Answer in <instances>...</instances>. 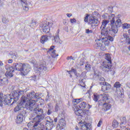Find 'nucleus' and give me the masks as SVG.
<instances>
[{
	"mask_svg": "<svg viewBox=\"0 0 130 130\" xmlns=\"http://www.w3.org/2000/svg\"><path fill=\"white\" fill-rule=\"evenodd\" d=\"M51 24L49 23V22H47L46 24H43L40 26L41 29L42 30L44 33H49L50 31V25Z\"/></svg>",
	"mask_w": 130,
	"mask_h": 130,
	"instance_id": "obj_16",
	"label": "nucleus"
},
{
	"mask_svg": "<svg viewBox=\"0 0 130 130\" xmlns=\"http://www.w3.org/2000/svg\"><path fill=\"white\" fill-rule=\"evenodd\" d=\"M52 112L51 111V110L49 109V110H48V112H47V114L48 115H50V114H51Z\"/></svg>",
	"mask_w": 130,
	"mask_h": 130,
	"instance_id": "obj_49",
	"label": "nucleus"
},
{
	"mask_svg": "<svg viewBox=\"0 0 130 130\" xmlns=\"http://www.w3.org/2000/svg\"><path fill=\"white\" fill-rule=\"evenodd\" d=\"M120 86H121V84H120L119 82H116L114 85V88H116V93H117L118 96H122V93H121V91H120V90H118V89L120 88Z\"/></svg>",
	"mask_w": 130,
	"mask_h": 130,
	"instance_id": "obj_18",
	"label": "nucleus"
},
{
	"mask_svg": "<svg viewBox=\"0 0 130 130\" xmlns=\"http://www.w3.org/2000/svg\"><path fill=\"white\" fill-rule=\"evenodd\" d=\"M109 17V14L106 13L102 15V18L104 19L105 20H108V18Z\"/></svg>",
	"mask_w": 130,
	"mask_h": 130,
	"instance_id": "obj_37",
	"label": "nucleus"
},
{
	"mask_svg": "<svg viewBox=\"0 0 130 130\" xmlns=\"http://www.w3.org/2000/svg\"><path fill=\"white\" fill-rule=\"evenodd\" d=\"M93 100L95 102H98L99 105L100 102H102V101H108L109 100V95L106 93L101 94V95H98L97 94H93Z\"/></svg>",
	"mask_w": 130,
	"mask_h": 130,
	"instance_id": "obj_7",
	"label": "nucleus"
},
{
	"mask_svg": "<svg viewBox=\"0 0 130 130\" xmlns=\"http://www.w3.org/2000/svg\"><path fill=\"white\" fill-rule=\"evenodd\" d=\"M101 124H102V120L101 119L98 123V127H100V126H101Z\"/></svg>",
	"mask_w": 130,
	"mask_h": 130,
	"instance_id": "obj_48",
	"label": "nucleus"
},
{
	"mask_svg": "<svg viewBox=\"0 0 130 130\" xmlns=\"http://www.w3.org/2000/svg\"><path fill=\"white\" fill-rule=\"evenodd\" d=\"M18 93L19 94V96L20 95H23V94H24V91H23V90H20V91H18Z\"/></svg>",
	"mask_w": 130,
	"mask_h": 130,
	"instance_id": "obj_50",
	"label": "nucleus"
},
{
	"mask_svg": "<svg viewBox=\"0 0 130 130\" xmlns=\"http://www.w3.org/2000/svg\"><path fill=\"white\" fill-rule=\"evenodd\" d=\"M70 22L71 24H74V23H77V20L75 18L71 19H70Z\"/></svg>",
	"mask_w": 130,
	"mask_h": 130,
	"instance_id": "obj_43",
	"label": "nucleus"
},
{
	"mask_svg": "<svg viewBox=\"0 0 130 130\" xmlns=\"http://www.w3.org/2000/svg\"><path fill=\"white\" fill-rule=\"evenodd\" d=\"M12 62H13V59H11L8 60V63H12Z\"/></svg>",
	"mask_w": 130,
	"mask_h": 130,
	"instance_id": "obj_53",
	"label": "nucleus"
},
{
	"mask_svg": "<svg viewBox=\"0 0 130 130\" xmlns=\"http://www.w3.org/2000/svg\"><path fill=\"white\" fill-rule=\"evenodd\" d=\"M88 106H90V107H89V108H91V106L90 105H88Z\"/></svg>",
	"mask_w": 130,
	"mask_h": 130,
	"instance_id": "obj_61",
	"label": "nucleus"
},
{
	"mask_svg": "<svg viewBox=\"0 0 130 130\" xmlns=\"http://www.w3.org/2000/svg\"><path fill=\"white\" fill-rule=\"evenodd\" d=\"M85 33H86V34H91V33H93V30L86 29L85 30Z\"/></svg>",
	"mask_w": 130,
	"mask_h": 130,
	"instance_id": "obj_42",
	"label": "nucleus"
},
{
	"mask_svg": "<svg viewBox=\"0 0 130 130\" xmlns=\"http://www.w3.org/2000/svg\"><path fill=\"white\" fill-rule=\"evenodd\" d=\"M120 17H121V15H118V16L117 17V18H120Z\"/></svg>",
	"mask_w": 130,
	"mask_h": 130,
	"instance_id": "obj_60",
	"label": "nucleus"
},
{
	"mask_svg": "<svg viewBox=\"0 0 130 130\" xmlns=\"http://www.w3.org/2000/svg\"><path fill=\"white\" fill-rule=\"evenodd\" d=\"M103 86H102V91H103V92H105V91H107L106 84H103Z\"/></svg>",
	"mask_w": 130,
	"mask_h": 130,
	"instance_id": "obj_41",
	"label": "nucleus"
},
{
	"mask_svg": "<svg viewBox=\"0 0 130 130\" xmlns=\"http://www.w3.org/2000/svg\"><path fill=\"white\" fill-rule=\"evenodd\" d=\"M67 59H68V60H69V59H73L72 56L68 57Z\"/></svg>",
	"mask_w": 130,
	"mask_h": 130,
	"instance_id": "obj_54",
	"label": "nucleus"
},
{
	"mask_svg": "<svg viewBox=\"0 0 130 130\" xmlns=\"http://www.w3.org/2000/svg\"><path fill=\"white\" fill-rule=\"evenodd\" d=\"M75 129L76 130H79V127L77 126H76V127H75Z\"/></svg>",
	"mask_w": 130,
	"mask_h": 130,
	"instance_id": "obj_59",
	"label": "nucleus"
},
{
	"mask_svg": "<svg viewBox=\"0 0 130 130\" xmlns=\"http://www.w3.org/2000/svg\"><path fill=\"white\" fill-rule=\"evenodd\" d=\"M35 81H36V79H35Z\"/></svg>",
	"mask_w": 130,
	"mask_h": 130,
	"instance_id": "obj_64",
	"label": "nucleus"
},
{
	"mask_svg": "<svg viewBox=\"0 0 130 130\" xmlns=\"http://www.w3.org/2000/svg\"><path fill=\"white\" fill-rule=\"evenodd\" d=\"M63 23L64 25H68V20H63Z\"/></svg>",
	"mask_w": 130,
	"mask_h": 130,
	"instance_id": "obj_51",
	"label": "nucleus"
},
{
	"mask_svg": "<svg viewBox=\"0 0 130 130\" xmlns=\"http://www.w3.org/2000/svg\"><path fill=\"white\" fill-rule=\"evenodd\" d=\"M11 67H11L10 64H7L5 66L6 70H7V71H10V69H11Z\"/></svg>",
	"mask_w": 130,
	"mask_h": 130,
	"instance_id": "obj_45",
	"label": "nucleus"
},
{
	"mask_svg": "<svg viewBox=\"0 0 130 130\" xmlns=\"http://www.w3.org/2000/svg\"><path fill=\"white\" fill-rule=\"evenodd\" d=\"M105 59L101 66V69L104 72L108 73L111 69V56L109 54H106L105 55Z\"/></svg>",
	"mask_w": 130,
	"mask_h": 130,
	"instance_id": "obj_3",
	"label": "nucleus"
},
{
	"mask_svg": "<svg viewBox=\"0 0 130 130\" xmlns=\"http://www.w3.org/2000/svg\"><path fill=\"white\" fill-rule=\"evenodd\" d=\"M95 46L96 49H99V48H101V50H103V51H105V50L107 49L106 47H105L104 45H103V41L102 38L95 40Z\"/></svg>",
	"mask_w": 130,
	"mask_h": 130,
	"instance_id": "obj_12",
	"label": "nucleus"
},
{
	"mask_svg": "<svg viewBox=\"0 0 130 130\" xmlns=\"http://www.w3.org/2000/svg\"><path fill=\"white\" fill-rule=\"evenodd\" d=\"M83 74H84V73H82V75H83Z\"/></svg>",
	"mask_w": 130,
	"mask_h": 130,
	"instance_id": "obj_63",
	"label": "nucleus"
},
{
	"mask_svg": "<svg viewBox=\"0 0 130 130\" xmlns=\"http://www.w3.org/2000/svg\"><path fill=\"white\" fill-rule=\"evenodd\" d=\"M34 94H35V92L32 91L28 94H27L26 96L25 95H23L22 97H25V103H28V102H31V101H35V107L36 105V102H35V100H31V99H34Z\"/></svg>",
	"mask_w": 130,
	"mask_h": 130,
	"instance_id": "obj_15",
	"label": "nucleus"
},
{
	"mask_svg": "<svg viewBox=\"0 0 130 130\" xmlns=\"http://www.w3.org/2000/svg\"><path fill=\"white\" fill-rule=\"evenodd\" d=\"M67 17H68L69 18H71V17H72V16H73V15H72V14H67Z\"/></svg>",
	"mask_w": 130,
	"mask_h": 130,
	"instance_id": "obj_52",
	"label": "nucleus"
},
{
	"mask_svg": "<svg viewBox=\"0 0 130 130\" xmlns=\"http://www.w3.org/2000/svg\"><path fill=\"white\" fill-rule=\"evenodd\" d=\"M24 120V115L22 114H19L17 116V118L16 119V123L17 124H21Z\"/></svg>",
	"mask_w": 130,
	"mask_h": 130,
	"instance_id": "obj_19",
	"label": "nucleus"
},
{
	"mask_svg": "<svg viewBox=\"0 0 130 130\" xmlns=\"http://www.w3.org/2000/svg\"><path fill=\"white\" fill-rule=\"evenodd\" d=\"M79 64L80 66H84V64H85V62L84 60L81 59L79 62Z\"/></svg>",
	"mask_w": 130,
	"mask_h": 130,
	"instance_id": "obj_46",
	"label": "nucleus"
},
{
	"mask_svg": "<svg viewBox=\"0 0 130 130\" xmlns=\"http://www.w3.org/2000/svg\"><path fill=\"white\" fill-rule=\"evenodd\" d=\"M91 69V65L89 64L88 62H86L85 64V69L86 71H90V69Z\"/></svg>",
	"mask_w": 130,
	"mask_h": 130,
	"instance_id": "obj_36",
	"label": "nucleus"
},
{
	"mask_svg": "<svg viewBox=\"0 0 130 130\" xmlns=\"http://www.w3.org/2000/svg\"><path fill=\"white\" fill-rule=\"evenodd\" d=\"M67 73H68L69 74V75H71V74H72V73H74V74H75V75H76V74H77V70L75 69H72L71 71H68Z\"/></svg>",
	"mask_w": 130,
	"mask_h": 130,
	"instance_id": "obj_34",
	"label": "nucleus"
},
{
	"mask_svg": "<svg viewBox=\"0 0 130 130\" xmlns=\"http://www.w3.org/2000/svg\"><path fill=\"white\" fill-rule=\"evenodd\" d=\"M123 39L124 42L130 44V36L128 34L124 33L123 34Z\"/></svg>",
	"mask_w": 130,
	"mask_h": 130,
	"instance_id": "obj_23",
	"label": "nucleus"
},
{
	"mask_svg": "<svg viewBox=\"0 0 130 130\" xmlns=\"http://www.w3.org/2000/svg\"><path fill=\"white\" fill-rule=\"evenodd\" d=\"M84 116L83 118H80L78 119V120H80V122H79V125L80 126V129L81 130H88L90 129V126L91 124L89 123H87L85 120H84Z\"/></svg>",
	"mask_w": 130,
	"mask_h": 130,
	"instance_id": "obj_11",
	"label": "nucleus"
},
{
	"mask_svg": "<svg viewBox=\"0 0 130 130\" xmlns=\"http://www.w3.org/2000/svg\"><path fill=\"white\" fill-rule=\"evenodd\" d=\"M86 82L85 79H82L79 80V84L82 88H85L86 87V84H85V83Z\"/></svg>",
	"mask_w": 130,
	"mask_h": 130,
	"instance_id": "obj_30",
	"label": "nucleus"
},
{
	"mask_svg": "<svg viewBox=\"0 0 130 130\" xmlns=\"http://www.w3.org/2000/svg\"><path fill=\"white\" fill-rule=\"evenodd\" d=\"M31 62V63H33V64H36V60H33Z\"/></svg>",
	"mask_w": 130,
	"mask_h": 130,
	"instance_id": "obj_56",
	"label": "nucleus"
},
{
	"mask_svg": "<svg viewBox=\"0 0 130 130\" xmlns=\"http://www.w3.org/2000/svg\"><path fill=\"white\" fill-rule=\"evenodd\" d=\"M36 74L34 76H32L31 78H39L40 75L43 74L45 72H46L48 70V67L46 64V62H44L37 66H36L35 68Z\"/></svg>",
	"mask_w": 130,
	"mask_h": 130,
	"instance_id": "obj_4",
	"label": "nucleus"
},
{
	"mask_svg": "<svg viewBox=\"0 0 130 130\" xmlns=\"http://www.w3.org/2000/svg\"><path fill=\"white\" fill-rule=\"evenodd\" d=\"M112 126H113V127L116 128V127H117L118 126V122H117V121L114 120L113 121Z\"/></svg>",
	"mask_w": 130,
	"mask_h": 130,
	"instance_id": "obj_33",
	"label": "nucleus"
},
{
	"mask_svg": "<svg viewBox=\"0 0 130 130\" xmlns=\"http://www.w3.org/2000/svg\"><path fill=\"white\" fill-rule=\"evenodd\" d=\"M15 72V70H14V68L13 67H11L10 68V70L7 71L6 72L5 76L7 77V78H12L13 77V72Z\"/></svg>",
	"mask_w": 130,
	"mask_h": 130,
	"instance_id": "obj_22",
	"label": "nucleus"
},
{
	"mask_svg": "<svg viewBox=\"0 0 130 130\" xmlns=\"http://www.w3.org/2000/svg\"><path fill=\"white\" fill-rule=\"evenodd\" d=\"M9 84V80L7 78L1 77L0 78V85H8Z\"/></svg>",
	"mask_w": 130,
	"mask_h": 130,
	"instance_id": "obj_26",
	"label": "nucleus"
},
{
	"mask_svg": "<svg viewBox=\"0 0 130 130\" xmlns=\"http://www.w3.org/2000/svg\"><path fill=\"white\" fill-rule=\"evenodd\" d=\"M54 122H57V118H55L54 119Z\"/></svg>",
	"mask_w": 130,
	"mask_h": 130,
	"instance_id": "obj_57",
	"label": "nucleus"
},
{
	"mask_svg": "<svg viewBox=\"0 0 130 130\" xmlns=\"http://www.w3.org/2000/svg\"><path fill=\"white\" fill-rule=\"evenodd\" d=\"M109 20H103L102 22V25L101 26V29H104L106 27V26L107 25V24H109Z\"/></svg>",
	"mask_w": 130,
	"mask_h": 130,
	"instance_id": "obj_29",
	"label": "nucleus"
},
{
	"mask_svg": "<svg viewBox=\"0 0 130 130\" xmlns=\"http://www.w3.org/2000/svg\"><path fill=\"white\" fill-rule=\"evenodd\" d=\"M87 106V103L85 102H83L80 104L79 106L76 105L73 107V110L75 111V114L78 116L77 119L84 118V116L82 115L83 113V110L82 109H85Z\"/></svg>",
	"mask_w": 130,
	"mask_h": 130,
	"instance_id": "obj_5",
	"label": "nucleus"
},
{
	"mask_svg": "<svg viewBox=\"0 0 130 130\" xmlns=\"http://www.w3.org/2000/svg\"><path fill=\"white\" fill-rule=\"evenodd\" d=\"M121 20L119 18H117L116 20H114V24L113 25H110L111 28V31H112L114 34H116L118 32V28L121 27Z\"/></svg>",
	"mask_w": 130,
	"mask_h": 130,
	"instance_id": "obj_8",
	"label": "nucleus"
},
{
	"mask_svg": "<svg viewBox=\"0 0 130 130\" xmlns=\"http://www.w3.org/2000/svg\"><path fill=\"white\" fill-rule=\"evenodd\" d=\"M46 123L45 124L46 129L51 130L53 128V120L49 116H47L46 118Z\"/></svg>",
	"mask_w": 130,
	"mask_h": 130,
	"instance_id": "obj_13",
	"label": "nucleus"
},
{
	"mask_svg": "<svg viewBox=\"0 0 130 130\" xmlns=\"http://www.w3.org/2000/svg\"><path fill=\"white\" fill-rule=\"evenodd\" d=\"M82 100H83L82 99H76L74 101V104H78L80 103V102H81V101H82Z\"/></svg>",
	"mask_w": 130,
	"mask_h": 130,
	"instance_id": "obj_38",
	"label": "nucleus"
},
{
	"mask_svg": "<svg viewBox=\"0 0 130 130\" xmlns=\"http://www.w3.org/2000/svg\"><path fill=\"white\" fill-rule=\"evenodd\" d=\"M38 97H39V94H38V93H35V92L34 99H37V98H38Z\"/></svg>",
	"mask_w": 130,
	"mask_h": 130,
	"instance_id": "obj_44",
	"label": "nucleus"
},
{
	"mask_svg": "<svg viewBox=\"0 0 130 130\" xmlns=\"http://www.w3.org/2000/svg\"><path fill=\"white\" fill-rule=\"evenodd\" d=\"M0 66H4V63L2 61H0Z\"/></svg>",
	"mask_w": 130,
	"mask_h": 130,
	"instance_id": "obj_58",
	"label": "nucleus"
},
{
	"mask_svg": "<svg viewBox=\"0 0 130 130\" xmlns=\"http://www.w3.org/2000/svg\"><path fill=\"white\" fill-rule=\"evenodd\" d=\"M111 101V98L109 96V100L107 101H102L99 102L100 106H102V110L103 111H108L111 108V105L108 104Z\"/></svg>",
	"mask_w": 130,
	"mask_h": 130,
	"instance_id": "obj_9",
	"label": "nucleus"
},
{
	"mask_svg": "<svg viewBox=\"0 0 130 130\" xmlns=\"http://www.w3.org/2000/svg\"><path fill=\"white\" fill-rule=\"evenodd\" d=\"M37 26V23H36V22H32L30 23V26L31 28H35Z\"/></svg>",
	"mask_w": 130,
	"mask_h": 130,
	"instance_id": "obj_39",
	"label": "nucleus"
},
{
	"mask_svg": "<svg viewBox=\"0 0 130 130\" xmlns=\"http://www.w3.org/2000/svg\"><path fill=\"white\" fill-rule=\"evenodd\" d=\"M103 39V43L104 46L105 47L106 46H109V43H110V41H113V38L111 36H108V37L102 38Z\"/></svg>",
	"mask_w": 130,
	"mask_h": 130,
	"instance_id": "obj_17",
	"label": "nucleus"
},
{
	"mask_svg": "<svg viewBox=\"0 0 130 130\" xmlns=\"http://www.w3.org/2000/svg\"><path fill=\"white\" fill-rule=\"evenodd\" d=\"M91 15H89V14H87V15L84 17V21L85 22V23H88L89 22V18L90 17Z\"/></svg>",
	"mask_w": 130,
	"mask_h": 130,
	"instance_id": "obj_35",
	"label": "nucleus"
},
{
	"mask_svg": "<svg viewBox=\"0 0 130 130\" xmlns=\"http://www.w3.org/2000/svg\"><path fill=\"white\" fill-rule=\"evenodd\" d=\"M20 98V93L18 91H14L12 92V96L11 94L4 95L0 93V105L2 106V103L5 105H13V104L19 100Z\"/></svg>",
	"mask_w": 130,
	"mask_h": 130,
	"instance_id": "obj_1",
	"label": "nucleus"
},
{
	"mask_svg": "<svg viewBox=\"0 0 130 130\" xmlns=\"http://www.w3.org/2000/svg\"><path fill=\"white\" fill-rule=\"evenodd\" d=\"M21 5L22 6L23 9L24 11H29V7H28V4L25 1H23V0H20Z\"/></svg>",
	"mask_w": 130,
	"mask_h": 130,
	"instance_id": "obj_27",
	"label": "nucleus"
},
{
	"mask_svg": "<svg viewBox=\"0 0 130 130\" xmlns=\"http://www.w3.org/2000/svg\"><path fill=\"white\" fill-rule=\"evenodd\" d=\"M59 119V123L57 125V130H61L63 127L66 126V120H64V114H62L61 115H59L58 117Z\"/></svg>",
	"mask_w": 130,
	"mask_h": 130,
	"instance_id": "obj_10",
	"label": "nucleus"
},
{
	"mask_svg": "<svg viewBox=\"0 0 130 130\" xmlns=\"http://www.w3.org/2000/svg\"><path fill=\"white\" fill-rule=\"evenodd\" d=\"M70 77H71V78H72V75H71V74H70Z\"/></svg>",
	"mask_w": 130,
	"mask_h": 130,
	"instance_id": "obj_62",
	"label": "nucleus"
},
{
	"mask_svg": "<svg viewBox=\"0 0 130 130\" xmlns=\"http://www.w3.org/2000/svg\"><path fill=\"white\" fill-rule=\"evenodd\" d=\"M121 123L120 124L121 128H123L124 129V128H126L125 127V124L126 123V118L125 117H123L121 118Z\"/></svg>",
	"mask_w": 130,
	"mask_h": 130,
	"instance_id": "obj_25",
	"label": "nucleus"
},
{
	"mask_svg": "<svg viewBox=\"0 0 130 130\" xmlns=\"http://www.w3.org/2000/svg\"><path fill=\"white\" fill-rule=\"evenodd\" d=\"M115 19V15L113 14H109V18L108 20H109V22L110 21V24L109 25H113L114 24V21Z\"/></svg>",
	"mask_w": 130,
	"mask_h": 130,
	"instance_id": "obj_24",
	"label": "nucleus"
},
{
	"mask_svg": "<svg viewBox=\"0 0 130 130\" xmlns=\"http://www.w3.org/2000/svg\"><path fill=\"white\" fill-rule=\"evenodd\" d=\"M12 68H13L14 71H19V72H21L24 76L27 75L31 70L30 65L28 64H23L22 63H13Z\"/></svg>",
	"mask_w": 130,
	"mask_h": 130,
	"instance_id": "obj_2",
	"label": "nucleus"
},
{
	"mask_svg": "<svg viewBox=\"0 0 130 130\" xmlns=\"http://www.w3.org/2000/svg\"><path fill=\"white\" fill-rule=\"evenodd\" d=\"M95 17L100 18V14H98V12H94L93 13L92 15H90L89 16L88 24H89V25H91V27L96 26V25H98V24H99V20L98 19L95 18Z\"/></svg>",
	"mask_w": 130,
	"mask_h": 130,
	"instance_id": "obj_6",
	"label": "nucleus"
},
{
	"mask_svg": "<svg viewBox=\"0 0 130 130\" xmlns=\"http://www.w3.org/2000/svg\"><path fill=\"white\" fill-rule=\"evenodd\" d=\"M49 39V37L47 36H43L41 37V43H42V44H44L45 42L47 41H48V40Z\"/></svg>",
	"mask_w": 130,
	"mask_h": 130,
	"instance_id": "obj_28",
	"label": "nucleus"
},
{
	"mask_svg": "<svg viewBox=\"0 0 130 130\" xmlns=\"http://www.w3.org/2000/svg\"><path fill=\"white\" fill-rule=\"evenodd\" d=\"M54 47H55V46H51V47L50 48V49L47 51L48 53H49L50 54H51V56H58V54H56L55 52H56V51L55 50H53L54 49Z\"/></svg>",
	"mask_w": 130,
	"mask_h": 130,
	"instance_id": "obj_20",
	"label": "nucleus"
},
{
	"mask_svg": "<svg viewBox=\"0 0 130 130\" xmlns=\"http://www.w3.org/2000/svg\"><path fill=\"white\" fill-rule=\"evenodd\" d=\"M122 29H129L130 28V24L124 23L122 25Z\"/></svg>",
	"mask_w": 130,
	"mask_h": 130,
	"instance_id": "obj_32",
	"label": "nucleus"
},
{
	"mask_svg": "<svg viewBox=\"0 0 130 130\" xmlns=\"http://www.w3.org/2000/svg\"><path fill=\"white\" fill-rule=\"evenodd\" d=\"M2 22L3 23H4V24H7V23L9 22V19H8V18H6V17H4L2 19Z\"/></svg>",
	"mask_w": 130,
	"mask_h": 130,
	"instance_id": "obj_40",
	"label": "nucleus"
},
{
	"mask_svg": "<svg viewBox=\"0 0 130 130\" xmlns=\"http://www.w3.org/2000/svg\"><path fill=\"white\" fill-rule=\"evenodd\" d=\"M54 43H60V39H59V30H58L54 36Z\"/></svg>",
	"mask_w": 130,
	"mask_h": 130,
	"instance_id": "obj_21",
	"label": "nucleus"
},
{
	"mask_svg": "<svg viewBox=\"0 0 130 130\" xmlns=\"http://www.w3.org/2000/svg\"><path fill=\"white\" fill-rule=\"evenodd\" d=\"M103 85H106V87L107 89V91H109L110 89H111V85L110 84L106 82H103Z\"/></svg>",
	"mask_w": 130,
	"mask_h": 130,
	"instance_id": "obj_31",
	"label": "nucleus"
},
{
	"mask_svg": "<svg viewBox=\"0 0 130 130\" xmlns=\"http://www.w3.org/2000/svg\"><path fill=\"white\" fill-rule=\"evenodd\" d=\"M128 33L130 35V29L128 30ZM128 49L130 50V46L128 47Z\"/></svg>",
	"mask_w": 130,
	"mask_h": 130,
	"instance_id": "obj_55",
	"label": "nucleus"
},
{
	"mask_svg": "<svg viewBox=\"0 0 130 130\" xmlns=\"http://www.w3.org/2000/svg\"><path fill=\"white\" fill-rule=\"evenodd\" d=\"M59 110V107L57 105H56L55 107V111L57 112V111H58Z\"/></svg>",
	"mask_w": 130,
	"mask_h": 130,
	"instance_id": "obj_47",
	"label": "nucleus"
},
{
	"mask_svg": "<svg viewBox=\"0 0 130 130\" xmlns=\"http://www.w3.org/2000/svg\"><path fill=\"white\" fill-rule=\"evenodd\" d=\"M101 34L102 35H104L105 36H106L108 35V34H111L112 35H114L115 36V34L112 32V30H111V27L110 26V25H109L107 28H101Z\"/></svg>",
	"mask_w": 130,
	"mask_h": 130,
	"instance_id": "obj_14",
	"label": "nucleus"
}]
</instances>
